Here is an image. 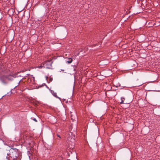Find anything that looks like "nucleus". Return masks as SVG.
<instances>
[{
  "instance_id": "2",
  "label": "nucleus",
  "mask_w": 160,
  "mask_h": 160,
  "mask_svg": "<svg viewBox=\"0 0 160 160\" xmlns=\"http://www.w3.org/2000/svg\"><path fill=\"white\" fill-rule=\"evenodd\" d=\"M52 63V62L51 60H48L46 61L44 63V65L46 68H51Z\"/></svg>"
},
{
  "instance_id": "6",
  "label": "nucleus",
  "mask_w": 160,
  "mask_h": 160,
  "mask_svg": "<svg viewBox=\"0 0 160 160\" xmlns=\"http://www.w3.org/2000/svg\"><path fill=\"white\" fill-rule=\"evenodd\" d=\"M33 120H34V121H36V122H37V120H36V119H35V118H34V119H33Z\"/></svg>"
},
{
  "instance_id": "4",
  "label": "nucleus",
  "mask_w": 160,
  "mask_h": 160,
  "mask_svg": "<svg viewBox=\"0 0 160 160\" xmlns=\"http://www.w3.org/2000/svg\"><path fill=\"white\" fill-rule=\"evenodd\" d=\"M121 102H120V104H122L124 103V100L125 99V98L124 97H121Z\"/></svg>"
},
{
  "instance_id": "3",
  "label": "nucleus",
  "mask_w": 160,
  "mask_h": 160,
  "mask_svg": "<svg viewBox=\"0 0 160 160\" xmlns=\"http://www.w3.org/2000/svg\"><path fill=\"white\" fill-rule=\"evenodd\" d=\"M72 61V59L71 58H68L66 59V62L68 63H71Z\"/></svg>"
},
{
  "instance_id": "1",
  "label": "nucleus",
  "mask_w": 160,
  "mask_h": 160,
  "mask_svg": "<svg viewBox=\"0 0 160 160\" xmlns=\"http://www.w3.org/2000/svg\"><path fill=\"white\" fill-rule=\"evenodd\" d=\"M11 76H3L1 78L2 82L4 84H7L8 81L11 80Z\"/></svg>"
},
{
  "instance_id": "7",
  "label": "nucleus",
  "mask_w": 160,
  "mask_h": 160,
  "mask_svg": "<svg viewBox=\"0 0 160 160\" xmlns=\"http://www.w3.org/2000/svg\"><path fill=\"white\" fill-rule=\"evenodd\" d=\"M58 137H59L60 138V136H59V135H58Z\"/></svg>"
},
{
  "instance_id": "5",
  "label": "nucleus",
  "mask_w": 160,
  "mask_h": 160,
  "mask_svg": "<svg viewBox=\"0 0 160 160\" xmlns=\"http://www.w3.org/2000/svg\"><path fill=\"white\" fill-rule=\"evenodd\" d=\"M52 93L54 96L56 97H57L56 93L54 92H52Z\"/></svg>"
}]
</instances>
